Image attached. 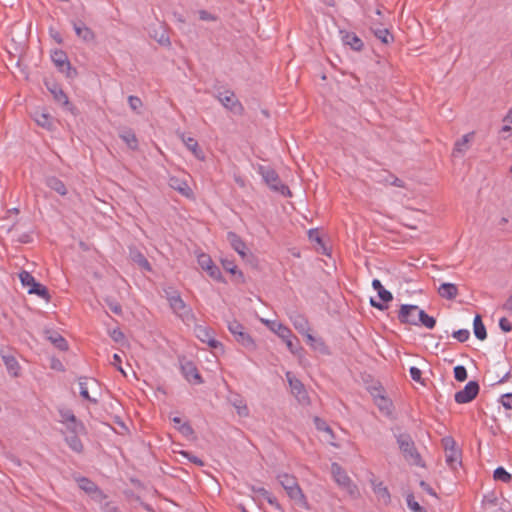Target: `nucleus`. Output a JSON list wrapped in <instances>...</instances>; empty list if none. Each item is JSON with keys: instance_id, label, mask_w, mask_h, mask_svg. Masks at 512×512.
I'll list each match as a JSON object with an SVG mask.
<instances>
[{"instance_id": "nucleus-17", "label": "nucleus", "mask_w": 512, "mask_h": 512, "mask_svg": "<svg viewBox=\"0 0 512 512\" xmlns=\"http://www.w3.org/2000/svg\"><path fill=\"white\" fill-rule=\"evenodd\" d=\"M59 413L61 416V422L67 425V428L71 433H81L85 431L83 423L76 419L72 410L61 409L59 410Z\"/></svg>"}, {"instance_id": "nucleus-48", "label": "nucleus", "mask_w": 512, "mask_h": 512, "mask_svg": "<svg viewBox=\"0 0 512 512\" xmlns=\"http://www.w3.org/2000/svg\"><path fill=\"white\" fill-rule=\"evenodd\" d=\"M19 278H20L21 284L27 288L32 287L33 284H35L37 282L35 280V278L27 271H22L19 274Z\"/></svg>"}, {"instance_id": "nucleus-21", "label": "nucleus", "mask_w": 512, "mask_h": 512, "mask_svg": "<svg viewBox=\"0 0 512 512\" xmlns=\"http://www.w3.org/2000/svg\"><path fill=\"white\" fill-rule=\"evenodd\" d=\"M0 356L7 369V372L12 377H19L21 372V366L15 356L5 349H0Z\"/></svg>"}, {"instance_id": "nucleus-14", "label": "nucleus", "mask_w": 512, "mask_h": 512, "mask_svg": "<svg viewBox=\"0 0 512 512\" xmlns=\"http://www.w3.org/2000/svg\"><path fill=\"white\" fill-rule=\"evenodd\" d=\"M168 303L172 311L183 321H191L194 318L192 309L186 305L181 295H178L176 298L172 297Z\"/></svg>"}, {"instance_id": "nucleus-62", "label": "nucleus", "mask_w": 512, "mask_h": 512, "mask_svg": "<svg viewBox=\"0 0 512 512\" xmlns=\"http://www.w3.org/2000/svg\"><path fill=\"white\" fill-rule=\"evenodd\" d=\"M483 503L485 505H497V497L494 494L484 496Z\"/></svg>"}, {"instance_id": "nucleus-56", "label": "nucleus", "mask_w": 512, "mask_h": 512, "mask_svg": "<svg viewBox=\"0 0 512 512\" xmlns=\"http://www.w3.org/2000/svg\"><path fill=\"white\" fill-rule=\"evenodd\" d=\"M107 305L109 307V309L116 315H121L122 314V307L121 305L116 302V301H112V300H107Z\"/></svg>"}, {"instance_id": "nucleus-58", "label": "nucleus", "mask_w": 512, "mask_h": 512, "mask_svg": "<svg viewBox=\"0 0 512 512\" xmlns=\"http://www.w3.org/2000/svg\"><path fill=\"white\" fill-rule=\"evenodd\" d=\"M501 403L506 409H512V393L504 394L501 397Z\"/></svg>"}, {"instance_id": "nucleus-60", "label": "nucleus", "mask_w": 512, "mask_h": 512, "mask_svg": "<svg viewBox=\"0 0 512 512\" xmlns=\"http://www.w3.org/2000/svg\"><path fill=\"white\" fill-rule=\"evenodd\" d=\"M420 487L429 495L437 497L435 490L426 481H420Z\"/></svg>"}, {"instance_id": "nucleus-9", "label": "nucleus", "mask_w": 512, "mask_h": 512, "mask_svg": "<svg viewBox=\"0 0 512 512\" xmlns=\"http://www.w3.org/2000/svg\"><path fill=\"white\" fill-rule=\"evenodd\" d=\"M442 444L445 449V461L451 469L461 465V452L456 448V442L452 437H444Z\"/></svg>"}, {"instance_id": "nucleus-59", "label": "nucleus", "mask_w": 512, "mask_h": 512, "mask_svg": "<svg viewBox=\"0 0 512 512\" xmlns=\"http://www.w3.org/2000/svg\"><path fill=\"white\" fill-rule=\"evenodd\" d=\"M499 327L504 332H510L512 330V324L507 318L503 317L499 320Z\"/></svg>"}, {"instance_id": "nucleus-15", "label": "nucleus", "mask_w": 512, "mask_h": 512, "mask_svg": "<svg viewBox=\"0 0 512 512\" xmlns=\"http://www.w3.org/2000/svg\"><path fill=\"white\" fill-rule=\"evenodd\" d=\"M196 337L203 343H207L211 348L222 347V343L214 338V331L208 326L196 325L194 328Z\"/></svg>"}, {"instance_id": "nucleus-63", "label": "nucleus", "mask_w": 512, "mask_h": 512, "mask_svg": "<svg viewBox=\"0 0 512 512\" xmlns=\"http://www.w3.org/2000/svg\"><path fill=\"white\" fill-rule=\"evenodd\" d=\"M251 491L256 493L260 497L268 496V490H266L264 487H257V486H251Z\"/></svg>"}, {"instance_id": "nucleus-44", "label": "nucleus", "mask_w": 512, "mask_h": 512, "mask_svg": "<svg viewBox=\"0 0 512 512\" xmlns=\"http://www.w3.org/2000/svg\"><path fill=\"white\" fill-rule=\"evenodd\" d=\"M493 477L496 481L508 483L511 480L512 475L507 472L504 467L499 466L494 470Z\"/></svg>"}, {"instance_id": "nucleus-32", "label": "nucleus", "mask_w": 512, "mask_h": 512, "mask_svg": "<svg viewBox=\"0 0 512 512\" xmlns=\"http://www.w3.org/2000/svg\"><path fill=\"white\" fill-rule=\"evenodd\" d=\"M307 339V343L312 349L319 351L322 354H329V349L322 338L314 337L310 331L304 335Z\"/></svg>"}, {"instance_id": "nucleus-40", "label": "nucleus", "mask_w": 512, "mask_h": 512, "mask_svg": "<svg viewBox=\"0 0 512 512\" xmlns=\"http://www.w3.org/2000/svg\"><path fill=\"white\" fill-rule=\"evenodd\" d=\"M423 325L428 329H433L436 325V320L434 317L429 316L424 310L419 309L417 325Z\"/></svg>"}, {"instance_id": "nucleus-5", "label": "nucleus", "mask_w": 512, "mask_h": 512, "mask_svg": "<svg viewBox=\"0 0 512 512\" xmlns=\"http://www.w3.org/2000/svg\"><path fill=\"white\" fill-rule=\"evenodd\" d=\"M331 474L338 486L347 491L351 496L358 494L357 486L352 482L346 471L337 463L331 464Z\"/></svg>"}, {"instance_id": "nucleus-50", "label": "nucleus", "mask_w": 512, "mask_h": 512, "mask_svg": "<svg viewBox=\"0 0 512 512\" xmlns=\"http://www.w3.org/2000/svg\"><path fill=\"white\" fill-rule=\"evenodd\" d=\"M452 336L457 339L459 342H466L470 337V332L467 329H459L454 331Z\"/></svg>"}, {"instance_id": "nucleus-31", "label": "nucleus", "mask_w": 512, "mask_h": 512, "mask_svg": "<svg viewBox=\"0 0 512 512\" xmlns=\"http://www.w3.org/2000/svg\"><path fill=\"white\" fill-rule=\"evenodd\" d=\"M438 293L442 298L453 300L458 295V287L454 283H442L438 288Z\"/></svg>"}, {"instance_id": "nucleus-20", "label": "nucleus", "mask_w": 512, "mask_h": 512, "mask_svg": "<svg viewBox=\"0 0 512 512\" xmlns=\"http://www.w3.org/2000/svg\"><path fill=\"white\" fill-rule=\"evenodd\" d=\"M76 36L85 43H93L95 41V33L81 20L71 21Z\"/></svg>"}, {"instance_id": "nucleus-45", "label": "nucleus", "mask_w": 512, "mask_h": 512, "mask_svg": "<svg viewBox=\"0 0 512 512\" xmlns=\"http://www.w3.org/2000/svg\"><path fill=\"white\" fill-rule=\"evenodd\" d=\"M79 388H80V395L82 398L92 402V403H96L97 400L94 399V398H91L90 395H89V392H88V387H87V379L85 377H80L79 378Z\"/></svg>"}, {"instance_id": "nucleus-33", "label": "nucleus", "mask_w": 512, "mask_h": 512, "mask_svg": "<svg viewBox=\"0 0 512 512\" xmlns=\"http://www.w3.org/2000/svg\"><path fill=\"white\" fill-rule=\"evenodd\" d=\"M474 135V132H470L463 135L459 140H457L453 149V154H464L468 150V145L473 140Z\"/></svg>"}, {"instance_id": "nucleus-2", "label": "nucleus", "mask_w": 512, "mask_h": 512, "mask_svg": "<svg viewBox=\"0 0 512 512\" xmlns=\"http://www.w3.org/2000/svg\"><path fill=\"white\" fill-rule=\"evenodd\" d=\"M277 479L280 485L284 488L290 499L296 503L306 505V497L300 488L298 481L295 476L288 473H280L277 475Z\"/></svg>"}, {"instance_id": "nucleus-10", "label": "nucleus", "mask_w": 512, "mask_h": 512, "mask_svg": "<svg viewBox=\"0 0 512 512\" xmlns=\"http://www.w3.org/2000/svg\"><path fill=\"white\" fill-rule=\"evenodd\" d=\"M372 287L377 291L378 297L381 301H376L374 298L370 299V305L378 310H385L388 306L385 304L393 300V295L390 291L386 290L380 280L374 279L372 281Z\"/></svg>"}, {"instance_id": "nucleus-51", "label": "nucleus", "mask_w": 512, "mask_h": 512, "mask_svg": "<svg viewBox=\"0 0 512 512\" xmlns=\"http://www.w3.org/2000/svg\"><path fill=\"white\" fill-rule=\"evenodd\" d=\"M128 104L130 106V108L135 111V112H138V110L142 107L143 103L141 101V99L137 96H133V95H130L128 97Z\"/></svg>"}, {"instance_id": "nucleus-27", "label": "nucleus", "mask_w": 512, "mask_h": 512, "mask_svg": "<svg viewBox=\"0 0 512 512\" xmlns=\"http://www.w3.org/2000/svg\"><path fill=\"white\" fill-rule=\"evenodd\" d=\"M33 119L39 126L45 129L50 130L53 127V118L48 112L36 110L33 113Z\"/></svg>"}, {"instance_id": "nucleus-11", "label": "nucleus", "mask_w": 512, "mask_h": 512, "mask_svg": "<svg viewBox=\"0 0 512 512\" xmlns=\"http://www.w3.org/2000/svg\"><path fill=\"white\" fill-rule=\"evenodd\" d=\"M480 390V386L477 381H469L462 390L458 391L454 395V400L458 404H466L476 398Z\"/></svg>"}, {"instance_id": "nucleus-16", "label": "nucleus", "mask_w": 512, "mask_h": 512, "mask_svg": "<svg viewBox=\"0 0 512 512\" xmlns=\"http://www.w3.org/2000/svg\"><path fill=\"white\" fill-rule=\"evenodd\" d=\"M217 98L226 109L235 114H242L244 108L236 98L234 92L227 90L224 93H219Z\"/></svg>"}, {"instance_id": "nucleus-41", "label": "nucleus", "mask_w": 512, "mask_h": 512, "mask_svg": "<svg viewBox=\"0 0 512 512\" xmlns=\"http://www.w3.org/2000/svg\"><path fill=\"white\" fill-rule=\"evenodd\" d=\"M373 491L379 499H382L384 503L390 502V493L386 486L382 482L373 483Z\"/></svg>"}, {"instance_id": "nucleus-6", "label": "nucleus", "mask_w": 512, "mask_h": 512, "mask_svg": "<svg viewBox=\"0 0 512 512\" xmlns=\"http://www.w3.org/2000/svg\"><path fill=\"white\" fill-rule=\"evenodd\" d=\"M285 376L298 403L303 406L309 405L310 398L304 384L290 371L286 372Z\"/></svg>"}, {"instance_id": "nucleus-1", "label": "nucleus", "mask_w": 512, "mask_h": 512, "mask_svg": "<svg viewBox=\"0 0 512 512\" xmlns=\"http://www.w3.org/2000/svg\"><path fill=\"white\" fill-rule=\"evenodd\" d=\"M396 442L405 460L412 465L423 467L424 463L420 453L417 451L415 443L408 433L395 435Z\"/></svg>"}, {"instance_id": "nucleus-47", "label": "nucleus", "mask_w": 512, "mask_h": 512, "mask_svg": "<svg viewBox=\"0 0 512 512\" xmlns=\"http://www.w3.org/2000/svg\"><path fill=\"white\" fill-rule=\"evenodd\" d=\"M374 35L384 44H388L393 41V36L390 34L388 29H377L374 31Z\"/></svg>"}, {"instance_id": "nucleus-53", "label": "nucleus", "mask_w": 512, "mask_h": 512, "mask_svg": "<svg viewBox=\"0 0 512 512\" xmlns=\"http://www.w3.org/2000/svg\"><path fill=\"white\" fill-rule=\"evenodd\" d=\"M198 15L202 21H217V16L208 12L207 10H199Z\"/></svg>"}, {"instance_id": "nucleus-61", "label": "nucleus", "mask_w": 512, "mask_h": 512, "mask_svg": "<svg viewBox=\"0 0 512 512\" xmlns=\"http://www.w3.org/2000/svg\"><path fill=\"white\" fill-rule=\"evenodd\" d=\"M110 336L115 342H121L124 339V334L120 329H114Z\"/></svg>"}, {"instance_id": "nucleus-7", "label": "nucleus", "mask_w": 512, "mask_h": 512, "mask_svg": "<svg viewBox=\"0 0 512 512\" xmlns=\"http://www.w3.org/2000/svg\"><path fill=\"white\" fill-rule=\"evenodd\" d=\"M272 330L285 342L288 350L296 354L300 347L299 340L293 335L292 331L282 323H273Z\"/></svg>"}, {"instance_id": "nucleus-37", "label": "nucleus", "mask_w": 512, "mask_h": 512, "mask_svg": "<svg viewBox=\"0 0 512 512\" xmlns=\"http://www.w3.org/2000/svg\"><path fill=\"white\" fill-rule=\"evenodd\" d=\"M221 263H222L223 268L227 272L231 273L232 275L237 276V279L239 282H241V283L244 282V275L240 270H238L237 265L234 263L233 260L223 259L221 261Z\"/></svg>"}, {"instance_id": "nucleus-42", "label": "nucleus", "mask_w": 512, "mask_h": 512, "mask_svg": "<svg viewBox=\"0 0 512 512\" xmlns=\"http://www.w3.org/2000/svg\"><path fill=\"white\" fill-rule=\"evenodd\" d=\"M28 293L38 295L39 297L45 300H48L50 298L48 289L39 282H36L35 284H33L32 287H29Z\"/></svg>"}, {"instance_id": "nucleus-49", "label": "nucleus", "mask_w": 512, "mask_h": 512, "mask_svg": "<svg viewBox=\"0 0 512 512\" xmlns=\"http://www.w3.org/2000/svg\"><path fill=\"white\" fill-rule=\"evenodd\" d=\"M454 377L457 381L463 382L467 379V370L464 366L458 365L454 367Z\"/></svg>"}, {"instance_id": "nucleus-39", "label": "nucleus", "mask_w": 512, "mask_h": 512, "mask_svg": "<svg viewBox=\"0 0 512 512\" xmlns=\"http://www.w3.org/2000/svg\"><path fill=\"white\" fill-rule=\"evenodd\" d=\"M77 434L78 433H72L71 435L66 436L65 441L71 450L76 453H81L84 447Z\"/></svg>"}, {"instance_id": "nucleus-54", "label": "nucleus", "mask_w": 512, "mask_h": 512, "mask_svg": "<svg viewBox=\"0 0 512 512\" xmlns=\"http://www.w3.org/2000/svg\"><path fill=\"white\" fill-rule=\"evenodd\" d=\"M181 454L187 458L190 462L198 465V466H204V462L203 460H201L199 457L193 455L192 453L190 452H187V451H183L181 452Z\"/></svg>"}, {"instance_id": "nucleus-12", "label": "nucleus", "mask_w": 512, "mask_h": 512, "mask_svg": "<svg viewBox=\"0 0 512 512\" xmlns=\"http://www.w3.org/2000/svg\"><path fill=\"white\" fill-rule=\"evenodd\" d=\"M198 264L212 279L218 282H224L220 268L212 261L209 255L205 253L200 254L198 256Z\"/></svg>"}, {"instance_id": "nucleus-19", "label": "nucleus", "mask_w": 512, "mask_h": 512, "mask_svg": "<svg viewBox=\"0 0 512 512\" xmlns=\"http://www.w3.org/2000/svg\"><path fill=\"white\" fill-rule=\"evenodd\" d=\"M181 372L185 379L194 384L203 383V379L198 372L197 367L192 361L189 360H181L180 361Z\"/></svg>"}, {"instance_id": "nucleus-57", "label": "nucleus", "mask_w": 512, "mask_h": 512, "mask_svg": "<svg viewBox=\"0 0 512 512\" xmlns=\"http://www.w3.org/2000/svg\"><path fill=\"white\" fill-rule=\"evenodd\" d=\"M178 430L185 436H189V435H192L194 433L193 431V428L191 427V425L188 423V422H184L182 423L179 427H178Z\"/></svg>"}, {"instance_id": "nucleus-38", "label": "nucleus", "mask_w": 512, "mask_h": 512, "mask_svg": "<svg viewBox=\"0 0 512 512\" xmlns=\"http://www.w3.org/2000/svg\"><path fill=\"white\" fill-rule=\"evenodd\" d=\"M314 423H315L316 428L319 431H323L329 436L327 441L331 445L336 446V444L332 441L335 437H334V433H333V430L331 429V427L324 420L320 419L319 417H315Z\"/></svg>"}, {"instance_id": "nucleus-8", "label": "nucleus", "mask_w": 512, "mask_h": 512, "mask_svg": "<svg viewBox=\"0 0 512 512\" xmlns=\"http://www.w3.org/2000/svg\"><path fill=\"white\" fill-rule=\"evenodd\" d=\"M51 60L57 67L59 72L64 73L66 77L73 78L77 75V71L75 68L71 66V63L65 51L60 49L52 51Z\"/></svg>"}, {"instance_id": "nucleus-34", "label": "nucleus", "mask_w": 512, "mask_h": 512, "mask_svg": "<svg viewBox=\"0 0 512 512\" xmlns=\"http://www.w3.org/2000/svg\"><path fill=\"white\" fill-rule=\"evenodd\" d=\"M169 184L173 189L177 190L183 196L190 197L193 195L192 189L184 180L172 177Z\"/></svg>"}, {"instance_id": "nucleus-55", "label": "nucleus", "mask_w": 512, "mask_h": 512, "mask_svg": "<svg viewBox=\"0 0 512 512\" xmlns=\"http://www.w3.org/2000/svg\"><path fill=\"white\" fill-rule=\"evenodd\" d=\"M164 297L169 302L171 301L172 297L176 298L180 293L174 289L173 287H166L163 289Z\"/></svg>"}, {"instance_id": "nucleus-43", "label": "nucleus", "mask_w": 512, "mask_h": 512, "mask_svg": "<svg viewBox=\"0 0 512 512\" xmlns=\"http://www.w3.org/2000/svg\"><path fill=\"white\" fill-rule=\"evenodd\" d=\"M375 403L379 410L384 412L386 415H390L392 413V402L385 396L381 395L376 397Z\"/></svg>"}, {"instance_id": "nucleus-26", "label": "nucleus", "mask_w": 512, "mask_h": 512, "mask_svg": "<svg viewBox=\"0 0 512 512\" xmlns=\"http://www.w3.org/2000/svg\"><path fill=\"white\" fill-rule=\"evenodd\" d=\"M227 239L231 247L244 259L246 257L247 247L241 237L235 232L230 231L227 233Z\"/></svg>"}, {"instance_id": "nucleus-22", "label": "nucleus", "mask_w": 512, "mask_h": 512, "mask_svg": "<svg viewBox=\"0 0 512 512\" xmlns=\"http://www.w3.org/2000/svg\"><path fill=\"white\" fill-rule=\"evenodd\" d=\"M289 319L292 322L294 328L300 334L305 335L310 331L309 321L302 313L298 311H292L289 314Z\"/></svg>"}, {"instance_id": "nucleus-3", "label": "nucleus", "mask_w": 512, "mask_h": 512, "mask_svg": "<svg viewBox=\"0 0 512 512\" xmlns=\"http://www.w3.org/2000/svg\"><path fill=\"white\" fill-rule=\"evenodd\" d=\"M257 172L262 176L264 182L269 188L283 196H291V191L287 185L282 183L278 173L270 166L259 165Z\"/></svg>"}, {"instance_id": "nucleus-28", "label": "nucleus", "mask_w": 512, "mask_h": 512, "mask_svg": "<svg viewBox=\"0 0 512 512\" xmlns=\"http://www.w3.org/2000/svg\"><path fill=\"white\" fill-rule=\"evenodd\" d=\"M45 184L53 191L58 193L61 196H65L68 191L66 185L62 180L57 178L56 176H49L45 179Z\"/></svg>"}, {"instance_id": "nucleus-30", "label": "nucleus", "mask_w": 512, "mask_h": 512, "mask_svg": "<svg viewBox=\"0 0 512 512\" xmlns=\"http://www.w3.org/2000/svg\"><path fill=\"white\" fill-rule=\"evenodd\" d=\"M130 258L136 263L142 270L151 272L152 266L147 258L137 249L130 250Z\"/></svg>"}, {"instance_id": "nucleus-24", "label": "nucleus", "mask_w": 512, "mask_h": 512, "mask_svg": "<svg viewBox=\"0 0 512 512\" xmlns=\"http://www.w3.org/2000/svg\"><path fill=\"white\" fill-rule=\"evenodd\" d=\"M179 136L184 145L186 146V148L192 152L195 158H197L200 161L205 160V154L203 150L199 147V144L196 139H194L193 137H188L184 133H181Z\"/></svg>"}, {"instance_id": "nucleus-13", "label": "nucleus", "mask_w": 512, "mask_h": 512, "mask_svg": "<svg viewBox=\"0 0 512 512\" xmlns=\"http://www.w3.org/2000/svg\"><path fill=\"white\" fill-rule=\"evenodd\" d=\"M81 490L87 493L93 500L101 502L107 495L90 479L81 477L77 480Z\"/></svg>"}, {"instance_id": "nucleus-35", "label": "nucleus", "mask_w": 512, "mask_h": 512, "mask_svg": "<svg viewBox=\"0 0 512 512\" xmlns=\"http://www.w3.org/2000/svg\"><path fill=\"white\" fill-rule=\"evenodd\" d=\"M47 338L48 340L59 350L66 351L68 350V343L62 335H60L58 332L55 331H48L47 332Z\"/></svg>"}, {"instance_id": "nucleus-4", "label": "nucleus", "mask_w": 512, "mask_h": 512, "mask_svg": "<svg viewBox=\"0 0 512 512\" xmlns=\"http://www.w3.org/2000/svg\"><path fill=\"white\" fill-rule=\"evenodd\" d=\"M227 328L233 335L234 339L244 348L249 351L256 349L255 341L239 321L235 319L228 321Z\"/></svg>"}, {"instance_id": "nucleus-52", "label": "nucleus", "mask_w": 512, "mask_h": 512, "mask_svg": "<svg viewBox=\"0 0 512 512\" xmlns=\"http://www.w3.org/2000/svg\"><path fill=\"white\" fill-rule=\"evenodd\" d=\"M409 373H410V376L411 378L418 382V383H421V384H424L423 380H422V372L419 368L415 367V366H412L410 367L409 369Z\"/></svg>"}, {"instance_id": "nucleus-36", "label": "nucleus", "mask_w": 512, "mask_h": 512, "mask_svg": "<svg viewBox=\"0 0 512 512\" xmlns=\"http://www.w3.org/2000/svg\"><path fill=\"white\" fill-rule=\"evenodd\" d=\"M474 335L479 340H485L487 332L485 325L483 324L482 318L479 314L474 317L473 320Z\"/></svg>"}, {"instance_id": "nucleus-46", "label": "nucleus", "mask_w": 512, "mask_h": 512, "mask_svg": "<svg viewBox=\"0 0 512 512\" xmlns=\"http://www.w3.org/2000/svg\"><path fill=\"white\" fill-rule=\"evenodd\" d=\"M406 503L412 512H427L414 498L412 493L406 496Z\"/></svg>"}, {"instance_id": "nucleus-18", "label": "nucleus", "mask_w": 512, "mask_h": 512, "mask_svg": "<svg viewBox=\"0 0 512 512\" xmlns=\"http://www.w3.org/2000/svg\"><path fill=\"white\" fill-rule=\"evenodd\" d=\"M419 307L412 304H403L398 313V319L402 324L417 326Z\"/></svg>"}, {"instance_id": "nucleus-23", "label": "nucleus", "mask_w": 512, "mask_h": 512, "mask_svg": "<svg viewBox=\"0 0 512 512\" xmlns=\"http://www.w3.org/2000/svg\"><path fill=\"white\" fill-rule=\"evenodd\" d=\"M340 34L344 45L349 46L354 51H361L363 49V41L354 32L341 30Z\"/></svg>"}, {"instance_id": "nucleus-25", "label": "nucleus", "mask_w": 512, "mask_h": 512, "mask_svg": "<svg viewBox=\"0 0 512 512\" xmlns=\"http://www.w3.org/2000/svg\"><path fill=\"white\" fill-rule=\"evenodd\" d=\"M48 90L53 95L55 101L63 105L67 110L71 111L73 113V105L70 104L68 96L64 93V91L61 89V87L57 84H52L49 86L47 84Z\"/></svg>"}, {"instance_id": "nucleus-29", "label": "nucleus", "mask_w": 512, "mask_h": 512, "mask_svg": "<svg viewBox=\"0 0 512 512\" xmlns=\"http://www.w3.org/2000/svg\"><path fill=\"white\" fill-rule=\"evenodd\" d=\"M119 137L126 143L131 150L138 149V139L134 131L130 128L120 130Z\"/></svg>"}, {"instance_id": "nucleus-64", "label": "nucleus", "mask_w": 512, "mask_h": 512, "mask_svg": "<svg viewBox=\"0 0 512 512\" xmlns=\"http://www.w3.org/2000/svg\"><path fill=\"white\" fill-rule=\"evenodd\" d=\"M263 499H265L270 505L275 506L278 509L281 508L276 497H274L270 492H268V496L263 497Z\"/></svg>"}]
</instances>
